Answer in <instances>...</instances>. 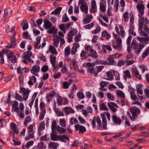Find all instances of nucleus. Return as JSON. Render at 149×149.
<instances>
[{"label":"nucleus","instance_id":"nucleus-1","mask_svg":"<svg viewBox=\"0 0 149 149\" xmlns=\"http://www.w3.org/2000/svg\"><path fill=\"white\" fill-rule=\"evenodd\" d=\"M102 123L99 117L94 118L92 121V124L93 128H95L96 126L95 122H96L98 125V127L101 130L107 129V123L106 118L105 116L104 115L102 116Z\"/></svg>","mask_w":149,"mask_h":149},{"label":"nucleus","instance_id":"nucleus-2","mask_svg":"<svg viewBox=\"0 0 149 149\" xmlns=\"http://www.w3.org/2000/svg\"><path fill=\"white\" fill-rule=\"evenodd\" d=\"M130 111H127V114L130 118L132 121H134L138 118V115L140 112L139 109L134 107L131 108L129 109Z\"/></svg>","mask_w":149,"mask_h":149},{"label":"nucleus","instance_id":"nucleus-3","mask_svg":"<svg viewBox=\"0 0 149 149\" xmlns=\"http://www.w3.org/2000/svg\"><path fill=\"white\" fill-rule=\"evenodd\" d=\"M145 47V45L143 43H138L135 40H132L131 44V47L134 51V53L137 55L141 52Z\"/></svg>","mask_w":149,"mask_h":149},{"label":"nucleus","instance_id":"nucleus-4","mask_svg":"<svg viewBox=\"0 0 149 149\" xmlns=\"http://www.w3.org/2000/svg\"><path fill=\"white\" fill-rule=\"evenodd\" d=\"M79 5L80 6V8L81 11L84 12L85 14H87L88 13V7L85 1L79 0Z\"/></svg>","mask_w":149,"mask_h":149},{"label":"nucleus","instance_id":"nucleus-5","mask_svg":"<svg viewBox=\"0 0 149 149\" xmlns=\"http://www.w3.org/2000/svg\"><path fill=\"white\" fill-rule=\"evenodd\" d=\"M113 48L115 49H117L118 51H121L122 48V39L120 38H117L116 41L112 44Z\"/></svg>","mask_w":149,"mask_h":149},{"label":"nucleus","instance_id":"nucleus-6","mask_svg":"<svg viewBox=\"0 0 149 149\" xmlns=\"http://www.w3.org/2000/svg\"><path fill=\"white\" fill-rule=\"evenodd\" d=\"M144 18H143L142 20H140L139 22V31H140V33L141 35L142 36H148L145 31H143V24H144Z\"/></svg>","mask_w":149,"mask_h":149},{"label":"nucleus","instance_id":"nucleus-7","mask_svg":"<svg viewBox=\"0 0 149 149\" xmlns=\"http://www.w3.org/2000/svg\"><path fill=\"white\" fill-rule=\"evenodd\" d=\"M119 28L116 26L115 27V30L117 34L120 36L122 38L125 37L126 33L123 27L121 25H119Z\"/></svg>","mask_w":149,"mask_h":149},{"label":"nucleus","instance_id":"nucleus-8","mask_svg":"<svg viewBox=\"0 0 149 149\" xmlns=\"http://www.w3.org/2000/svg\"><path fill=\"white\" fill-rule=\"evenodd\" d=\"M40 67L38 65H36L32 66L30 70L31 73L35 76H38V73L40 71Z\"/></svg>","mask_w":149,"mask_h":149},{"label":"nucleus","instance_id":"nucleus-9","mask_svg":"<svg viewBox=\"0 0 149 149\" xmlns=\"http://www.w3.org/2000/svg\"><path fill=\"white\" fill-rule=\"evenodd\" d=\"M45 106V104L44 102H41L40 104V109L42 110V111L40 113V120H42L44 119L45 114L46 110L44 109Z\"/></svg>","mask_w":149,"mask_h":149},{"label":"nucleus","instance_id":"nucleus-10","mask_svg":"<svg viewBox=\"0 0 149 149\" xmlns=\"http://www.w3.org/2000/svg\"><path fill=\"white\" fill-rule=\"evenodd\" d=\"M21 91L23 93V96L24 101H26L29 95L30 91L28 89L23 87L20 89Z\"/></svg>","mask_w":149,"mask_h":149},{"label":"nucleus","instance_id":"nucleus-11","mask_svg":"<svg viewBox=\"0 0 149 149\" xmlns=\"http://www.w3.org/2000/svg\"><path fill=\"white\" fill-rule=\"evenodd\" d=\"M32 55V53L31 51L25 52L24 54L23 58L26 59L29 62H31L32 63L34 62V61L30 58Z\"/></svg>","mask_w":149,"mask_h":149},{"label":"nucleus","instance_id":"nucleus-12","mask_svg":"<svg viewBox=\"0 0 149 149\" xmlns=\"http://www.w3.org/2000/svg\"><path fill=\"white\" fill-rule=\"evenodd\" d=\"M18 103L16 101H13V103L12 106V111H15L17 114H19L20 112L19 111V107H18Z\"/></svg>","mask_w":149,"mask_h":149},{"label":"nucleus","instance_id":"nucleus-13","mask_svg":"<svg viewBox=\"0 0 149 149\" xmlns=\"http://www.w3.org/2000/svg\"><path fill=\"white\" fill-rule=\"evenodd\" d=\"M74 127L77 131H79V133H84L86 131V129L84 126L79 124L75 125Z\"/></svg>","mask_w":149,"mask_h":149},{"label":"nucleus","instance_id":"nucleus-14","mask_svg":"<svg viewBox=\"0 0 149 149\" xmlns=\"http://www.w3.org/2000/svg\"><path fill=\"white\" fill-rule=\"evenodd\" d=\"M107 105L113 112H116L117 110V109L115 108V107L116 108L118 107V106L116 104L112 102L108 103Z\"/></svg>","mask_w":149,"mask_h":149},{"label":"nucleus","instance_id":"nucleus-15","mask_svg":"<svg viewBox=\"0 0 149 149\" xmlns=\"http://www.w3.org/2000/svg\"><path fill=\"white\" fill-rule=\"evenodd\" d=\"M15 38L14 36L10 39L11 42H10L7 46V47L8 48H13L15 47L16 45V43L15 42Z\"/></svg>","mask_w":149,"mask_h":149},{"label":"nucleus","instance_id":"nucleus-16","mask_svg":"<svg viewBox=\"0 0 149 149\" xmlns=\"http://www.w3.org/2000/svg\"><path fill=\"white\" fill-rule=\"evenodd\" d=\"M24 106L22 103H20L19 104V111H20V113L19 117L21 118H24Z\"/></svg>","mask_w":149,"mask_h":149},{"label":"nucleus","instance_id":"nucleus-17","mask_svg":"<svg viewBox=\"0 0 149 149\" xmlns=\"http://www.w3.org/2000/svg\"><path fill=\"white\" fill-rule=\"evenodd\" d=\"M112 120L113 122L116 124L120 125L121 124V120L116 115H114L112 116Z\"/></svg>","mask_w":149,"mask_h":149},{"label":"nucleus","instance_id":"nucleus-18","mask_svg":"<svg viewBox=\"0 0 149 149\" xmlns=\"http://www.w3.org/2000/svg\"><path fill=\"white\" fill-rule=\"evenodd\" d=\"M93 17L92 15H87L86 17L84 18L83 22L84 24H87L90 23Z\"/></svg>","mask_w":149,"mask_h":149},{"label":"nucleus","instance_id":"nucleus-19","mask_svg":"<svg viewBox=\"0 0 149 149\" xmlns=\"http://www.w3.org/2000/svg\"><path fill=\"white\" fill-rule=\"evenodd\" d=\"M123 78L126 80L127 79H130L132 78L130 72L129 70H127L123 72Z\"/></svg>","mask_w":149,"mask_h":149},{"label":"nucleus","instance_id":"nucleus-20","mask_svg":"<svg viewBox=\"0 0 149 149\" xmlns=\"http://www.w3.org/2000/svg\"><path fill=\"white\" fill-rule=\"evenodd\" d=\"M102 36L107 40H108L111 37L110 34L106 31L104 30L101 33Z\"/></svg>","mask_w":149,"mask_h":149},{"label":"nucleus","instance_id":"nucleus-21","mask_svg":"<svg viewBox=\"0 0 149 149\" xmlns=\"http://www.w3.org/2000/svg\"><path fill=\"white\" fill-rule=\"evenodd\" d=\"M97 7L95 1L93 0L92 1L91 4V9L90 11V13H95L97 11Z\"/></svg>","mask_w":149,"mask_h":149},{"label":"nucleus","instance_id":"nucleus-22","mask_svg":"<svg viewBox=\"0 0 149 149\" xmlns=\"http://www.w3.org/2000/svg\"><path fill=\"white\" fill-rule=\"evenodd\" d=\"M106 1L101 2L100 3V10L104 12L106 10Z\"/></svg>","mask_w":149,"mask_h":149},{"label":"nucleus","instance_id":"nucleus-23","mask_svg":"<svg viewBox=\"0 0 149 149\" xmlns=\"http://www.w3.org/2000/svg\"><path fill=\"white\" fill-rule=\"evenodd\" d=\"M58 140L65 143L66 142V140L69 141V139L67 135L64 134L58 135Z\"/></svg>","mask_w":149,"mask_h":149},{"label":"nucleus","instance_id":"nucleus-24","mask_svg":"<svg viewBox=\"0 0 149 149\" xmlns=\"http://www.w3.org/2000/svg\"><path fill=\"white\" fill-rule=\"evenodd\" d=\"M135 90L134 89H132L131 91L130 92V94L131 99L133 101H136L138 100V98L136 96V95L135 94Z\"/></svg>","mask_w":149,"mask_h":149},{"label":"nucleus","instance_id":"nucleus-25","mask_svg":"<svg viewBox=\"0 0 149 149\" xmlns=\"http://www.w3.org/2000/svg\"><path fill=\"white\" fill-rule=\"evenodd\" d=\"M3 50L4 51V53L7 56L8 58L9 59L12 58L13 56V53L12 51L8 49Z\"/></svg>","mask_w":149,"mask_h":149},{"label":"nucleus","instance_id":"nucleus-26","mask_svg":"<svg viewBox=\"0 0 149 149\" xmlns=\"http://www.w3.org/2000/svg\"><path fill=\"white\" fill-rule=\"evenodd\" d=\"M41 39V37L40 36H39L37 38L36 41L35 42V44L34 46V48L35 49H39L40 48L41 45L38 46V45L40 43Z\"/></svg>","mask_w":149,"mask_h":149},{"label":"nucleus","instance_id":"nucleus-27","mask_svg":"<svg viewBox=\"0 0 149 149\" xmlns=\"http://www.w3.org/2000/svg\"><path fill=\"white\" fill-rule=\"evenodd\" d=\"M49 148L53 149H57L59 145L54 142H50L48 145Z\"/></svg>","mask_w":149,"mask_h":149},{"label":"nucleus","instance_id":"nucleus-28","mask_svg":"<svg viewBox=\"0 0 149 149\" xmlns=\"http://www.w3.org/2000/svg\"><path fill=\"white\" fill-rule=\"evenodd\" d=\"M44 26L45 29H48L51 28L52 26V25L50 21L46 19L45 20L44 22Z\"/></svg>","mask_w":149,"mask_h":149},{"label":"nucleus","instance_id":"nucleus-29","mask_svg":"<svg viewBox=\"0 0 149 149\" xmlns=\"http://www.w3.org/2000/svg\"><path fill=\"white\" fill-rule=\"evenodd\" d=\"M49 52L53 54L56 55L57 54V52L55 47L52 45H51L49 46Z\"/></svg>","mask_w":149,"mask_h":149},{"label":"nucleus","instance_id":"nucleus-30","mask_svg":"<svg viewBox=\"0 0 149 149\" xmlns=\"http://www.w3.org/2000/svg\"><path fill=\"white\" fill-rule=\"evenodd\" d=\"M64 111L68 114L74 113L75 112V111L71 107H69L64 108Z\"/></svg>","mask_w":149,"mask_h":149},{"label":"nucleus","instance_id":"nucleus-31","mask_svg":"<svg viewBox=\"0 0 149 149\" xmlns=\"http://www.w3.org/2000/svg\"><path fill=\"white\" fill-rule=\"evenodd\" d=\"M11 129L17 134L19 133V131L17 128V126L15 124L13 123H12L10 124Z\"/></svg>","mask_w":149,"mask_h":149},{"label":"nucleus","instance_id":"nucleus-32","mask_svg":"<svg viewBox=\"0 0 149 149\" xmlns=\"http://www.w3.org/2000/svg\"><path fill=\"white\" fill-rule=\"evenodd\" d=\"M107 60L108 61V62H107V65H115L116 64V62L114 59L111 58L109 56L107 58Z\"/></svg>","mask_w":149,"mask_h":149},{"label":"nucleus","instance_id":"nucleus-33","mask_svg":"<svg viewBox=\"0 0 149 149\" xmlns=\"http://www.w3.org/2000/svg\"><path fill=\"white\" fill-rule=\"evenodd\" d=\"M112 72H113L112 70L106 72V74L107 76V78L106 79L107 80H112L113 79V77L112 74Z\"/></svg>","mask_w":149,"mask_h":149},{"label":"nucleus","instance_id":"nucleus-34","mask_svg":"<svg viewBox=\"0 0 149 149\" xmlns=\"http://www.w3.org/2000/svg\"><path fill=\"white\" fill-rule=\"evenodd\" d=\"M136 8L139 13L142 15L144 14V7L143 5H139L136 6Z\"/></svg>","mask_w":149,"mask_h":149},{"label":"nucleus","instance_id":"nucleus-35","mask_svg":"<svg viewBox=\"0 0 149 149\" xmlns=\"http://www.w3.org/2000/svg\"><path fill=\"white\" fill-rule=\"evenodd\" d=\"M58 38L59 37L58 36H56L53 39V45L56 47H57L58 45L59 39Z\"/></svg>","mask_w":149,"mask_h":149},{"label":"nucleus","instance_id":"nucleus-36","mask_svg":"<svg viewBox=\"0 0 149 149\" xmlns=\"http://www.w3.org/2000/svg\"><path fill=\"white\" fill-rule=\"evenodd\" d=\"M52 132L51 135V139L54 141L58 140V135H57V133H54Z\"/></svg>","mask_w":149,"mask_h":149},{"label":"nucleus","instance_id":"nucleus-37","mask_svg":"<svg viewBox=\"0 0 149 149\" xmlns=\"http://www.w3.org/2000/svg\"><path fill=\"white\" fill-rule=\"evenodd\" d=\"M102 52L106 53L107 52L106 49L108 50L111 51H112V49L111 47L109 45H103L102 46Z\"/></svg>","mask_w":149,"mask_h":149},{"label":"nucleus","instance_id":"nucleus-38","mask_svg":"<svg viewBox=\"0 0 149 149\" xmlns=\"http://www.w3.org/2000/svg\"><path fill=\"white\" fill-rule=\"evenodd\" d=\"M142 86L141 84H139L136 86L137 92L141 95L143 94Z\"/></svg>","mask_w":149,"mask_h":149},{"label":"nucleus","instance_id":"nucleus-39","mask_svg":"<svg viewBox=\"0 0 149 149\" xmlns=\"http://www.w3.org/2000/svg\"><path fill=\"white\" fill-rule=\"evenodd\" d=\"M104 68V66L103 65H101L99 66H97L95 68V70H96V72H94V75L96 77L99 72H100Z\"/></svg>","mask_w":149,"mask_h":149},{"label":"nucleus","instance_id":"nucleus-40","mask_svg":"<svg viewBox=\"0 0 149 149\" xmlns=\"http://www.w3.org/2000/svg\"><path fill=\"white\" fill-rule=\"evenodd\" d=\"M21 24L23 25L22 29L24 31H25L28 28V24L26 22V20H23L21 23Z\"/></svg>","mask_w":149,"mask_h":149},{"label":"nucleus","instance_id":"nucleus-41","mask_svg":"<svg viewBox=\"0 0 149 149\" xmlns=\"http://www.w3.org/2000/svg\"><path fill=\"white\" fill-rule=\"evenodd\" d=\"M62 8L59 7L56 8L54 11H53L51 13V14H54L55 15H58L60 14L61 10H62Z\"/></svg>","mask_w":149,"mask_h":149},{"label":"nucleus","instance_id":"nucleus-42","mask_svg":"<svg viewBox=\"0 0 149 149\" xmlns=\"http://www.w3.org/2000/svg\"><path fill=\"white\" fill-rule=\"evenodd\" d=\"M4 51L2 50L0 52V64H2L4 63L3 56L4 55Z\"/></svg>","mask_w":149,"mask_h":149},{"label":"nucleus","instance_id":"nucleus-43","mask_svg":"<svg viewBox=\"0 0 149 149\" xmlns=\"http://www.w3.org/2000/svg\"><path fill=\"white\" fill-rule=\"evenodd\" d=\"M37 148L39 149H45L46 148V144L43 142H41L38 144Z\"/></svg>","mask_w":149,"mask_h":149},{"label":"nucleus","instance_id":"nucleus-44","mask_svg":"<svg viewBox=\"0 0 149 149\" xmlns=\"http://www.w3.org/2000/svg\"><path fill=\"white\" fill-rule=\"evenodd\" d=\"M149 54V47L146 49L145 51L142 54L141 56L142 58L143 59L145 58Z\"/></svg>","mask_w":149,"mask_h":149},{"label":"nucleus","instance_id":"nucleus-45","mask_svg":"<svg viewBox=\"0 0 149 149\" xmlns=\"http://www.w3.org/2000/svg\"><path fill=\"white\" fill-rule=\"evenodd\" d=\"M90 53L91 54L90 56L91 57L97 58L98 56L97 54V52L93 49L90 52Z\"/></svg>","mask_w":149,"mask_h":149},{"label":"nucleus","instance_id":"nucleus-46","mask_svg":"<svg viewBox=\"0 0 149 149\" xmlns=\"http://www.w3.org/2000/svg\"><path fill=\"white\" fill-rule=\"evenodd\" d=\"M56 95V93L54 91H52L49 93L47 94L46 97L47 99H52L53 97L54 96Z\"/></svg>","mask_w":149,"mask_h":149},{"label":"nucleus","instance_id":"nucleus-47","mask_svg":"<svg viewBox=\"0 0 149 149\" xmlns=\"http://www.w3.org/2000/svg\"><path fill=\"white\" fill-rule=\"evenodd\" d=\"M56 130L58 132H60L61 133H65L66 131V129H64L59 126L57 127Z\"/></svg>","mask_w":149,"mask_h":149},{"label":"nucleus","instance_id":"nucleus-48","mask_svg":"<svg viewBox=\"0 0 149 149\" xmlns=\"http://www.w3.org/2000/svg\"><path fill=\"white\" fill-rule=\"evenodd\" d=\"M57 124L55 120H54L52 123V132L55 130L57 128Z\"/></svg>","mask_w":149,"mask_h":149},{"label":"nucleus","instance_id":"nucleus-49","mask_svg":"<svg viewBox=\"0 0 149 149\" xmlns=\"http://www.w3.org/2000/svg\"><path fill=\"white\" fill-rule=\"evenodd\" d=\"M77 95L80 99H83L84 98V95L81 91H79L77 93Z\"/></svg>","mask_w":149,"mask_h":149},{"label":"nucleus","instance_id":"nucleus-50","mask_svg":"<svg viewBox=\"0 0 149 149\" xmlns=\"http://www.w3.org/2000/svg\"><path fill=\"white\" fill-rule=\"evenodd\" d=\"M15 99L20 101H22L23 100H24V98H22V97L20 95H19L17 93H16L15 96Z\"/></svg>","mask_w":149,"mask_h":149},{"label":"nucleus","instance_id":"nucleus-51","mask_svg":"<svg viewBox=\"0 0 149 149\" xmlns=\"http://www.w3.org/2000/svg\"><path fill=\"white\" fill-rule=\"evenodd\" d=\"M113 73L115 77L116 80H119L120 77L119 73L117 71L114 70H113Z\"/></svg>","mask_w":149,"mask_h":149},{"label":"nucleus","instance_id":"nucleus-52","mask_svg":"<svg viewBox=\"0 0 149 149\" xmlns=\"http://www.w3.org/2000/svg\"><path fill=\"white\" fill-rule=\"evenodd\" d=\"M100 109L102 110L107 111L108 110L106 106L103 103L100 104Z\"/></svg>","mask_w":149,"mask_h":149},{"label":"nucleus","instance_id":"nucleus-53","mask_svg":"<svg viewBox=\"0 0 149 149\" xmlns=\"http://www.w3.org/2000/svg\"><path fill=\"white\" fill-rule=\"evenodd\" d=\"M50 61L51 64L55 63L56 60V56L53 55H51L50 56Z\"/></svg>","mask_w":149,"mask_h":149},{"label":"nucleus","instance_id":"nucleus-54","mask_svg":"<svg viewBox=\"0 0 149 149\" xmlns=\"http://www.w3.org/2000/svg\"><path fill=\"white\" fill-rule=\"evenodd\" d=\"M45 124L44 121L42 122L40 124L39 127L38 128V130H43L45 129Z\"/></svg>","mask_w":149,"mask_h":149},{"label":"nucleus","instance_id":"nucleus-55","mask_svg":"<svg viewBox=\"0 0 149 149\" xmlns=\"http://www.w3.org/2000/svg\"><path fill=\"white\" fill-rule=\"evenodd\" d=\"M116 93L118 96L120 97H121L125 98V94L123 91L117 90L116 91Z\"/></svg>","mask_w":149,"mask_h":149},{"label":"nucleus","instance_id":"nucleus-56","mask_svg":"<svg viewBox=\"0 0 149 149\" xmlns=\"http://www.w3.org/2000/svg\"><path fill=\"white\" fill-rule=\"evenodd\" d=\"M31 121V119L29 116L26 117L25 118V120L24 122V125L25 126L27 125L28 122H30Z\"/></svg>","mask_w":149,"mask_h":149},{"label":"nucleus","instance_id":"nucleus-57","mask_svg":"<svg viewBox=\"0 0 149 149\" xmlns=\"http://www.w3.org/2000/svg\"><path fill=\"white\" fill-rule=\"evenodd\" d=\"M94 25V23L91 22L89 24L84 26V28L86 29H90L93 27Z\"/></svg>","mask_w":149,"mask_h":149},{"label":"nucleus","instance_id":"nucleus-58","mask_svg":"<svg viewBox=\"0 0 149 149\" xmlns=\"http://www.w3.org/2000/svg\"><path fill=\"white\" fill-rule=\"evenodd\" d=\"M59 123L60 125L62 127H65L66 126V121L64 118L60 119Z\"/></svg>","mask_w":149,"mask_h":149},{"label":"nucleus","instance_id":"nucleus-59","mask_svg":"<svg viewBox=\"0 0 149 149\" xmlns=\"http://www.w3.org/2000/svg\"><path fill=\"white\" fill-rule=\"evenodd\" d=\"M69 18L67 17L66 13H65L62 18V22H68L69 21Z\"/></svg>","mask_w":149,"mask_h":149},{"label":"nucleus","instance_id":"nucleus-60","mask_svg":"<svg viewBox=\"0 0 149 149\" xmlns=\"http://www.w3.org/2000/svg\"><path fill=\"white\" fill-rule=\"evenodd\" d=\"M70 53V48L69 47H67L65 49V56H68Z\"/></svg>","mask_w":149,"mask_h":149},{"label":"nucleus","instance_id":"nucleus-61","mask_svg":"<svg viewBox=\"0 0 149 149\" xmlns=\"http://www.w3.org/2000/svg\"><path fill=\"white\" fill-rule=\"evenodd\" d=\"M101 30V29L99 26H97L96 29L93 31H92V33L94 34H97L100 32Z\"/></svg>","mask_w":149,"mask_h":149},{"label":"nucleus","instance_id":"nucleus-62","mask_svg":"<svg viewBox=\"0 0 149 149\" xmlns=\"http://www.w3.org/2000/svg\"><path fill=\"white\" fill-rule=\"evenodd\" d=\"M107 96L108 99L111 100H115V98L113 95L110 93H107Z\"/></svg>","mask_w":149,"mask_h":149},{"label":"nucleus","instance_id":"nucleus-63","mask_svg":"<svg viewBox=\"0 0 149 149\" xmlns=\"http://www.w3.org/2000/svg\"><path fill=\"white\" fill-rule=\"evenodd\" d=\"M23 36L26 39H31L30 36L29 35L27 31H25L23 33Z\"/></svg>","mask_w":149,"mask_h":149},{"label":"nucleus","instance_id":"nucleus-64","mask_svg":"<svg viewBox=\"0 0 149 149\" xmlns=\"http://www.w3.org/2000/svg\"><path fill=\"white\" fill-rule=\"evenodd\" d=\"M135 61L133 60H127L125 61V63L126 65H130L135 62Z\"/></svg>","mask_w":149,"mask_h":149}]
</instances>
